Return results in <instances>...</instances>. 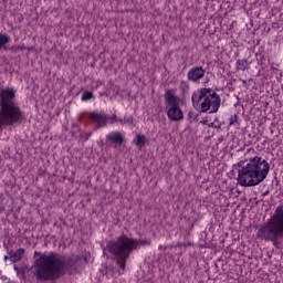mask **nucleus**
<instances>
[{"label":"nucleus","instance_id":"obj_23","mask_svg":"<svg viewBox=\"0 0 283 283\" xmlns=\"http://www.w3.org/2000/svg\"><path fill=\"white\" fill-rule=\"evenodd\" d=\"M27 50L32 51V50H33V48H32V46H29V48H27Z\"/></svg>","mask_w":283,"mask_h":283},{"label":"nucleus","instance_id":"obj_15","mask_svg":"<svg viewBox=\"0 0 283 283\" xmlns=\"http://www.w3.org/2000/svg\"><path fill=\"white\" fill-rule=\"evenodd\" d=\"M11 52H14L15 54L18 52H23L24 50H28V46H25V44H18V45H13L11 46Z\"/></svg>","mask_w":283,"mask_h":283},{"label":"nucleus","instance_id":"obj_11","mask_svg":"<svg viewBox=\"0 0 283 283\" xmlns=\"http://www.w3.org/2000/svg\"><path fill=\"white\" fill-rule=\"evenodd\" d=\"M23 255H25V249L20 248L11 255V260L12 262H20L23 260Z\"/></svg>","mask_w":283,"mask_h":283},{"label":"nucleus","instance_id":"obj_16","mask_svg":"<svg viewBox=\"0 0 283 283\" xmlns=\"http://www.w3.org/2000/svg\"><path fill=\"white\" fill-rule=\"evenodd\" d=\"M220 96H218V94H213V112H217L218 109H220Z\"/></svg>","mask_w":283,"mask_h":283},{"label":"nucleus","instance_id":"obj_18","mask_svg":"<svg viewBox=\"0 0 283 283\" xmlns=\"http://www.w3.org/2000/svg\"><path fill=\"white\" fill-rule=\"evenodd\" d=\"M237 67H238V70H247V61H244V60H239V61L237 62Z\"/></svg>","mask_w":283,"mask_h":283},{"label":"nucleus","instance_id":"obj_12","mask_svg":"<svg viewBox=\"0 0 283 283\" xmlns=\"http://www.w3.org/2000/svg\"><path fill=\"white\" fill-rule=\"evenodd\" d=\"M145 143H147V137H145V135H137L134 139V144L137 147H143Z\"/></svg>","mask_w":283,"mask_h":283},{"label":"nucleus","instance_id":"obj_24","mask_svg":"<svg viewBox=\"0 0 283 283\" xmlns=\"http://www.w3.org/2000/svg\"><path fill=\"white\" fill-rule=\"evenodd\" d=\"M208 127H213V123L208 124Z\"/></svg>","mask_w":283,"mask_h":283},{"label":"nucleus","instance_id":"obj_17","mask_svg":"<svg viewBox=\"0 0 283 283\" xmlns=\"http://www.w3.org/2000/svg\"><path fill=\"white\" fill-rule=\"evenodd\" d=\"M94 95L92 94V92L90 91H85L83 94H82V101H90L92 99Z\"/></svg>","mask_w":283,"mask_h":283},{"label":"nucleus","instance_id":"obj_21","mask_svg":"<svg viewBox=\"0 0 283 283\" xmlns=\"http://www.w3.org/2000/svg\"><path fill=\"white\" fill-rule=\"evenodd\" d=\"M207 123H209V120H208V119H205V120H203V125H207Z\"/></svg>","mask_w":283,"mask_h":283},{"label":"nucleus","instance_id":"obj_7","mask_svg":"<svg viewBox=\"0 0 283 283\" xmlns=\"http://www.w3.org/2000/svg\"><path fill=\"white\" fill-rule=\"evenodd\" d=\"M191 99L195 109L201 107V112H209L213 105V93H211V88H202L192 93Z\"/></svg>","mask_w":283,"mask_h":283},{"label":"nucleus","instance_id":"obj_6","mask_svg":"<svg viewBox=\"0 0 283 283\" xmlns=\"http://www.w3.org/2000/svg\"><path fill=\"white\" fill-rule=\"evenodd\" d=\"M165 103L167 109V117L172 123H180L185 120V113H182V98L175 95L171 91L165 93Z\"/></svg>","mask_w":283,"mask_h":283},{"label":"nucleus","instance_id":"obj_22","mask_svg":"<svg viewBox=\"0 0 283 283\" xmlns=\"http://www.w3.org/2000/svg\"><path fill=\"white\" fill-rule=\"evenodd\" d=\"M92 136V133L86 134V138H90Z\"/></svg>","mask_w":283,"mask_h":283},{"label":"nucleus","instance_id":"obj_5","mask_svg":"<svg viewBox=\"0 0 283 283\" xmlns=\"http://www.w3.org/2000/svg\"><path fill=\"white\" fill-rule=\"evenodd\" d=\"M258 235L264 242H272L277 247V239L283 235V206L276 207L268 223L258 231Z\"/></svg>","mask_w":283,"mask_h":283},{"label":"nucleus","instance_id":"obj_20","mask_svg":"<svg viewBox=\"0 0 283 283\" xmlns=\"http://www.w3.org/2000/svg\"><path fill=\"white\" fill-rule=\"evenodd\" d=\"M3 211V195H0V213Z\"/></svg>","mask_w":283,"mask_h":283},{"label":"nucleus","instance_id":"obj_25","mask_svg":"<svg viewBox=\"0 0 283 283\" xmlns=\"http://www.w3.org/2000/svg\"><path fill=\"white\" fill-rule=\"evenodd\" d=\"M97 85H103V83L102 82H97Z\"/></svg>","mask_w":283,"mask_h":283},{"label":"nucleus","instance_id":"obj_13","mask_svg":"<svg viewBox=\"0 0 283 283\" xmlns=\"http://www.w3.org/2000/svg\"><path fill=\"white\" fill-rule=\"evenodd\" d=\"M7 43H10V38L6 33H0V50H3Z\"/></svg>","mask_w":283,"mask_h":283},{"label":"nucleus","instance_id":"obj_4","mask_svg":"<svg viewBox=\"0 0 283 283\" xmlns=\"http://www.w3.org/2000/svg\"><path fill=\"white\" fill-rule=\"evenodd\" d=\"M151 243L147 240L132 239L123 234L117 240L111 241L107 244L109 253L115 255L117 265L119 266V274L125 273V266L127 264V259L132 251L140 249V247H149Z\"/></svg>","mask_w":283,"mask_h":283},{"label":"nucleus","instance_id":"obj_2","mask_svg":"<svg viewBox=\"0 0 283 283\" xmlns=\"http://www.w3.org/2000/svg\"><path fill=\"white\" fill-rule=\"evenodd\" d=\"M14 98H17V91L13 87L0 88V132L21 125L25 118Z\"/></svg>","mask_w":283,"mask_h":283},{"label":"nucleus","instance_id":"obj_14","mask_svg":"<svg viewBox=\"0 0 283 283\" xmlns=\"http://www.w3.org/2000/svg\"><path fill=\"white\" fill-rule=\"evenodd\" d=\"M118 123L120 125H134V117L133 116H125L124 118H119Z\"/></svg>","mask_w":283,"mask_h":283},{"label":"nucleus","instance_id":"obj_10","mask_svg":"<svg viewBox=\"0 0 283 283\" xmlns=\"http://www.w3.org/2000/svg\"><path fill=\"white\" fill-rule=\"evenodd\" d=\"M106 140H109L115 145H120L123 143V135L119 132H112L106 136Z\"/></svg>","mask_w":283,"mask_h":283},{"label":"nucleus","instance_id":"obj_9","mask_svg":"<svg viewBox=\"0 0 283 283\" xmlns=\"http://www.w3.org/2000/svg\"><path fill=\"white\" fill-rule=\"evenodd\" d=\"M188 81L192 83H198L200 78L205 77V69L202 66H193L188 71Z\"/></svg>","mask_w":283,"mask_h":283},{"label":"nucleus","instance_id":"obj_1","mask_svg":"<svg viewBox=\"0 0 283 283\" xmlns=\"http://www.w3.org/2000/svg\"><path fill=\"white\" fill-rule=\"evenodd\" d=\"M249 154H255V150H248L245 158L249 163L239 169L237 180L240 187H258L266 180L269 171H271V165L266 159L260 156L249 157Z\"/></svg>","mask_w":283,"mask_h":283},{"label":"nucleus","instance_id":"obj_19","mask_svg":"<svg viewBox=\"0 0 283 283\" xmlns=\"http://www.w3.org/2000/svg\"><path fill=\"white\" fill-rule=\"evenodd\" d=\"M119 119H120V118H118L116 115H113V116L111 117V125H114V123H118Z\"/></svg>","mask_w":283,"mask_h":283},{"label":"nucleus","instance_id":"obj_3","mask_svg":"<svg viewBox=\"0 0 283 283\" xmlns=\"http://www.w3.org/2000/svg\"><path fill=\"white\" fill-rule=\"evenodd\" d=\"M65 270V258L50 252L40 254L33 265V275L38 282H55Z\"/></svg>","mask_w":283,"mask_h":283},{"label":"nucleus","instance_id":"obj_8","mask_svg":"<svg viewBox=\"0 0 283 283\" xmlns=\"http://www.w3.org/2000/svg\"><path fill=\"white\" fill-rule=\"evenodd\" d=\"M88 120L95 125V129L107 126L108 117L103 112H91L88 113Z\"/></svg>","mask_w":283,"mask_h":283}]
</instances>
